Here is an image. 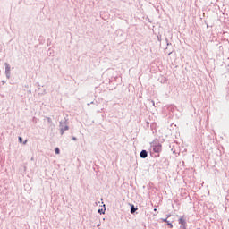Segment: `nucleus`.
I'll list each match as a JSON object with an SVG mask.
<instances>
[{
	"label": "nucleus",
	"mask_w": 229,
	"mask_h": 229,
	"mask_svg": "<svg viewBox=\"0 0 229 229\" xmlns=\"http://www.w3.org/2000/svg\"><path fill=\"white\" fill-rule=\"evenodd\" d=\"M152 148L154 153H160V151H162V144H160L158 140H155L152 142Z\"/></svg>",
	"instance_id": "obj_1"
},
{
	"label": "nucleus",
	"mask_w": 229,
	"mask_h": 229,
	"mask_svg": "<svg viewBox=\"0 0 229 229\" xmlns=\"http://www.w3.org/2000/svg\"><path fill=\"white\" fill-rule=\"evenodd\" d=\"M60 131H61V135H64V133H65V131H67V130H69V125H67V122H60Z\"/></svg>",
	"instance_id": "obj_2"
},
{
	"label": "nucleus",
	"mask_w": 229,
	"mask_h": 229,
	"mask_svg": "<svg viewBox=\"0 0 229 229\" xmlns=\"http://www.w3.org/2000/svg\"><path fill=\"white\" fill-rule=\"evenodd\" d=\"M4 67H5V76L7 80H10V78H12V67L8 63H4Z\"/></svg>",
	"instance_id": "obj_3"
},
{
	"label": "nucleus",
	"mask_w": 229,
	"mask_h": 229,
	"mask_svg": "<svg viewBox=\"0 0 229 229\" xmlns=\"http://www.w3.org/2000/svg\"><path fill=\"white\" fill-rule=\"evenodd\" d=\"M140 158H148V151L142 150V151L140 153Z\"/></svg>",
	"instance_id": "obj_4"
},
{
	"label": "nucleus",
	"mask_w": 229,
	"mask_h": 229,
	"mask_svg": "<svg viewBox=\"0 0 229 229\" xmlns=\"http://www.w3.org/2000/svg\"><path fill=\"white\" fill-rule=\"evenodd\" d=\"M179 224L182 225V226H183V228H185V225H187V222L185 221V218L181 217L179 219Z\"/></svg>",
	"instance_id": "obj_5"
},
{
	"label": "nucleus",
	"mask_w": 229,
	"mask_h": 229,
	"mask_svg": "<svg viewBox=\"0 0 229 229\" xmlns=\"http://www.w3.org/2000/svg\"><path fill=\"white\" fill-rule=\"evenodd\" d=\"M135 212H137V208L132 205L131 208V214H135Z\"/></svg>",
	"instance_id": "obj_6"
},
{
	"label": "nucleus",
	"mask_w": 229,
	"mask_h": 229,
	"mask_svg": "<svg viewBox=\"0 0 229 229\" xmlns=\"http://www.w3.org/2000/svg\"><path fill=\"white\" fill-rule=\"evenodd\" d=\"M55 155H60V148H55Z\"/></svg>",
	"instance_id": "obj_7"
},
{
	"label": "nucleus",
	"mask_w": 229,
	"mask_h": 229,
	"mask_svg": "<svg viewBox=\"0 0 229 229\" xmlns=\"http://www.w3.org/2000/svg\"><path fill=\"white\" fill-rule=\"evenodd\" d=\"M98 214H105V209H98Z\"/></svg>",
	"instance_id": "obj_8"
},
{
	"label": "nucleus",
	"mask_w": 229,
	"mask_h": 229,
	"mask_svg": "<svg viewBox=\"0 0 229 229\" xmlns=\"http://www.w3.org/2000/svg\"><path fill=\"white\" fill-rule=\"evenodd\" d=\"M162 222L163 223H168L169 221H167V218H162Z\"/></svg>",
	"instance_id": "obj_9"
},
{
	"label": "nucleus",
	"mask_w": 229,
	"mask_h": 229,
	"mask_svg": "<svg viewBox=\"0 0 229 229\" xmlns=\"http://www.w3.org/2000/svg\"><path fill=\"white\" fill-rule=\"evenodd\" d=\"M168 226H170V228H173V224L171 222H166Z\"/></svg>",
	"instance_id": "obj_10"
},
{
	"label": "nucleus",
	"mask_w": 229,
	"mask_h": 229,
	"mask_svg": "<svg viewBox=\"0 0 229 229\" xmlns=\"http://www.w3.org/2000/svg\"><path fill=\"white\" fill-rule=\"evenodd\" d=\"M18 140H19V142L22 143V137H19Z\"/></svg>",
	"instance_id": "obj_11"
},
{
	"label": "nucleus",
	"mask_w": 229,
	"mask_h": 229,
	"mask_svg": "<svg viewBox=\"0 0 229 229\" xmlns=\"http://www.w3.org/2000/svg\"><path fill=\"white\" fill-rule=\"evenodd\" d=\"M101 226V224H98L97 227L99 228Z\"/></svg>",
	"instance_id": "obj_12"
},
{
	"label": "nucleus",
	"mask_w": 229,
	"mask_h": 229,
	"mask_svg": "<svg viewBox=\"0 0 229 229\" xmlns=\"http://www.w3.org/2000/svg\"><path fill=\"white\" fill-rule=\"evenodd\" d=\"M48 123H51V118H47Z\"/></svg>",
	"instance_id": "obj_13"
},
{
	"label": "nucleus",
	"mask_w": 229,
	"mask_h": 229,
	"mask_svg": "<svg viewBox=\"0 0 229 229\" xmlns=\"http://www.w3.org/2000/svg\"><path fill=\"white\" fill-rule=\"evenodd\" d=\"M27 143H28V140H25V141L23 142L24 145H26Z\"/></svg>",
	"instance_id": "obj_14"
},
{
	"label": "nucleus",
	"mask_w": 229,
	"mask_h": 229,
	"mask_svg": "<svg viewBox=\"0 0 229 229\" xmlns=\"http://www.w3.org/2000/svg\"><path fill=\"white\" fill-rule=\"evenodd\" d=\"M152 105H153V106H155V101H152Z\"/></svg>",
	"instance_id": "obj_15"
},
{
	"label": "nucleus",
	"mask_w": 229,
	"mask_h": 229,
	"mask_svg": "<svg viewBox=\"0 0 229 229\" xmlns=\"http://www.w3.org/2000/svg\"><path fill=\"white\" fill-rule=\"evenodd\" d=\"M92 103H94V102H90L89 104H88V106L92 105Z\"/></svg>",
	"instance_id": "obj_16"
},
{
	"label": "nucleus",
	"mask_w": 229,
	"mask_h": 229,
	"mask_svg": "<svg viewBox=\"0 0 229 229\" xmlns=\"http://www.w3.org/2000/svg\"><path fill=\"white\" fill-rule=\"evenodd\" d=\"M92 103H94V102H90L89 104H88V106L92 105Z\"/></svg>",
	"instance_id": "obj_17"
},
{
	"label": "nucleus",
	"mask_w": 229,
	"mask_h": 229,
	"mask_svg": "<svg viewBox=\"0 0 229 229\" xmlns=\"http://www.w3.org/2000/svg\"><path fill=\"white\" fill-rule=\"evenodd\" d=\"M92 103H94V102H90L89 104H88V106L92 105Z\"/></svg>",
	"instance_id": "obj_18"
},
{
	"label": "nucleus",
	"mask_w": 229,
	"mask_h": 229,
	"mask_svg": "<svg viewBox=\"0 0 229 229\" xmlns=\"http://www.w3.org/2000/svg\"><path fill=\"white\" fill-rule=\"evenodd\" d=\"M72 140H76V138L73 137Z\"/></svg>",
	"instance_id": "obj_19"
},
{
	"label": "nucleus",
	"mask_w": 229,
	"mask_h": 229,
	"mask_svg": "<svg viewBox=\"0 0 229 229\" xmlns=\"http://www.w3.org/2000/svg\"><path fill=\"white\" fill-rule=\"evenodd\" d=\"M167 217H171V215H168Z\"/></svg>",
	"instance_id": "obj_20"
}]
</instances>
